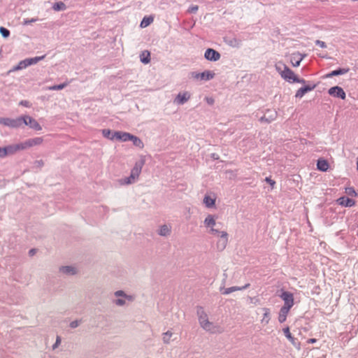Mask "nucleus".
<instances>
[{"label":"nucleus","mask_w":358,"mask_h":358,"mask_svg":"<svg viewBox=\"0 0 358 358\" xmlns=\"http://www.w3.org/2000/svg\"><path fill=\"white\" fill-rule=\"evenodd\" d=\"M140 61L143 64H149L150 62V52L148 50L142 52L140 55Z\"/></svg>","instance_id":"30"},{"label":"nucleus","mask_w":358,"mask_h":358,"mask_svg":"<svg viewBox=\"0 0 358 358\" xmlns=\"http://www.w3.org/2000/svg\"><path fill=\"white\" fill-rule=\"evenodd\" d=\"M129 141H131V143H133L134 146H135L139 149L143 148V143L142 140L140 139V138H138L136 136L131 138V139L129 140Z\"/></svg>","instance_id":"28"},{"label":"nucleus","mask_w":358,"mask_h":358,"mask_svg":"<svg viewBox=\"0 0 358 358\" xmlns=\"http://www.w3.org/2000/svg\"><path fill=\"white\" fill-rule=\"evenodd\" d=\"M43 143V138L38 136L35 138H28L22 142L17 143L23 150L30 149L35 146H39Z\"/></svg>","instance_id":"7"},{"label":"nucleus","mask_w":358,"mask_h":358,"mask_svg":"<svg viewBox=\"0 0 358 358\" xmlns=\"http://www.w3.org/2000/svg\"><path fill=\"white\" fill-rule=\"evenodd\" d=\"M20 120L21 126H28L30 129L37 131L42 130V127L38 123L37 120L32 118L30 115H22Z\"/></svg>","instance_id":"6"},{"label":"nucleus","mask_w":358,"mask_h":358,"mask_svg":"<svg viewBox=\"0 0 358 358\" xmlns=\"http://www.w3.org/2000/svg\"><path fill=\"white\" fill-rule=\"evenodd\" d=\"M52 8L55 11L64 10H66V6L62 1H58L53 4Z\"/></svg>","instance_id":"32"},{"label":"nucleus","mask_w":358,"mask_h":358,"mask_svg":"<svg viewBox=\"0 0 358 358\" xmlns=\"http://www.w3.org/2000/svg\"><path fill=\"white\" fill-rule=\"evenodd\" d=\"M276 118V111L272 109L266 110L265 115L260 118L261 122L270 123L275 121Z\"/></svg>","instance_id":"18"},{"label":"nucleus","mask_w":358,"mask_h":358,"mask_svg":"<svg viewBox=\"0 0 358 358\" xmlns=\"http://www.w3.org/2000/svg\"><path fill=\"white\" fill-rule=\"evenodd\" d=\"M357 170H358V160L357 162Z\"/></svg>","instance_id":"55"},{"label":"nucleus","mask_w":358,"mask_h":358,"mask_svg":"<svg viewBox=\"0 0 358 358\" xmlns=\"http://www.w3.org/2000/svg\"><path fill=\"white\" fill-rule=\"evenodd\" d=\"M217 220V215L214 214H206L203 219V227L209 234L220 237L217 243V248L219 250L222 251L227 245L228 234L227 231H220L216 228L217 225L216 222Z\"/></svg>","instance_id":"1"},{"label":"nucleus","mask_w":358,"mask_h":358,"mask_svg":"<svg viewBox=\"0 0 358 358\" xmlns=\"http://www.w3.org/2000/svg\"><path fill=\"white\" fill-rule=\"evenodd\" d=\"M291 308H292L282 307L281 309H280L279 313H278V321H279L280 323L282 324L286 321L287 316Z\"/></svg>","instance_id":"21"},{"label":"nucleus","mask_w":358,"mask_h":358,"mask_svg":"<svg viewBox=\"0 0 358 358\" xmlns=\"http://www.w3.org/2000/svg\"><path fill=\"white\" fill-rule=\"evenodd\" d=\"M152 21H154V17L152 16H146L143 17V20L141 21V24H140V27L142 28H145L148 27L150 24L152 23Z\"/></svg>","instance_id":"29"},{"label":"nucleus","mask_w":358,"mask_h":358,"mask_svg":"<svg viewBox=\"0 0 358 358\" xmlns=\"http://www.w3.org/2000/svg\"><path fill=\"white\" fill-rule=\"evenodd\" d=\"M284 335H285L286 338L289 340V341L291 342L293 345H294V339L293 338V336H292L291 333L289 332V327H287L283 329Z\"/></svg>","instance_id":"34"},{"label":"nucleus","mask_w":358,"mask_h":358,"mask_svg":"<svg viewBox=\"0 0 358 358\" xmlns=\"http://www.w3.org/2000/svg\"><path fill=\"white\" fill-rule=\"evenodd\" d=\"M1 150H0V153L4 155L5 157L8 156H13L16 153L24 150L17 143L8 145L3 148H1Z\"/></svg>","instance_id":"8"},{"label":"nucleus","mask_w":358,"mask_h":358,"mask_svg":"<svg viewBox=\"0 0 358 358\" xmlns=\"http://www.w3.org/2000/svg\"><path fill=\"white\" fill-rule=\"evenodd\" d=\"M349 71L348 68H344V69H339L336 70V75H343L346 73H348Z\"/></svg>","instance_id":"45"},{"label":"nucleus","mask_w":358,"mask_h":358,"mask_svg":"<svg viewBox=\"0 0 358 358\" xmlns=\"http://www.w3.org/2000/svg\"><path fill=\"white\" fill-rule=\"evenodd\" d=\"M329 169V164L327 161L320 158L317 160V169L320 171L325 172Z\"/></svg>","instance_id":"26"},{"label":"nucleus","mask_w":358,"mask_h":358,"mask_svg":"<svg viewBox=\"0 0 358 358\" xmlns=\"http://www.w3.org/2000/svg\"><path fill=\"white\" fill-rule=\"evenodd\" d=\"M315 85L310 86V85H306L305 87H303L300 88L299 90L296 92L295 97L298 99H301L304 96L306 93L312 91L314 90Z\"/></svg>","instance_id":"22"},{"label":"nucleus","mask_w":358,"mask_h":358,"mask_svg":"<svg viewBox=\"0 0 358 358\" xmlns=\"http://www.w3.org/2000/svg\"><path fill=\"white\" fill-rule=\"evenodd\" d=\"M344 192H345L346 195L350 197H356L357 196V193L353 187L345 188V191H344Z\"/></svg>","instance_id":"36"},{"label":"nucleus","mask_w":358,"mask_h":358,"mask_svg":"<svg viewBox=\"0 0 358 358\" xmlns=\"http://www.w3.org/2000/svg\"><path fill=\"white\" fill-rule=\"evenodd\" d=\"M250 302L255 305H257L259 303V299L257 298H250Z\"/></svg>","instance_id":"51"},{"label":"nucleus","mask_w":358,"mask_h":358,"mask_svg":"<svg viewBox=\"0 0 358 358\" xmlns=\"http://www.w3.org/2000/svg\"><path fill=\"white\" fill-rule=\"evenodd\" d=\"M31 66L30 64L27 63L24 60H21L20 62H19L18 65L13 67L12 70L10 71V72H15V71H21L23 69H25V68H27V66Z\"/></svg>","instance_id":"27"},{"label":"nucleus","mask_w":358,"mask_h":358,"mask_svg":"<svg viewBox=\"0 0 358 358\" xmlns=\"http://www.w3.org/2000/svg\"><path fill=\"white\" fill-rule=\"evenodd\" d=\"M337 202H338L339 205L345 206V207H352L355 206V201L352 198L341 196L337 199Z\"/></svg>","instance_id":"19"},{"label":"nucleus","mask_w":358,"mask_h":358,"mask_svg":"<svg viewBox=\"0 0 358 358\" xmlns=\"http://www.w3.org/2000/svg\"><path fill=\"white\" fill-rule=\"evenodd\" d=\"M316 44H317L319 45V47H320V48H325V43H324L322 41H316Z\"/></svg>","instance_id":"52"},{"label":"nucleus","mask_w":358,"mask_h":358,"mask_svg":"<svg viewBox=\"0 0 358 358\" xmlns=\"http://www.w3.org/2000/svg\"><path fill=\"white\" fill-rule=\"evenodd\" d=\"M216 201V195L214 193H206L202 199V203L208 209H215Z\"/></svg>","instance_id":"11"},{"label":"nucleus","mask_w":358,"mask_h":358,"mask_svg":"<svg viewBox=\"0 0 358 358\" xmlns=\"http://www.w3.org/2000/svg\"><path fill=\"white\" fill-rule=\"evenodd\" d=\"M44 58H45V55H42V56L36 57H34V58L25 59H24V61L30 64V65L31 66L33 64H36L38 62L42 61L43 59H44Z\"/></svg>","instance_id":"31"},{"label":"nucleus","mask_w":358,"mask_h":358,"mask_svg":"<svg viewBox=\"0 0 358 358\" xmlns=\"http://www.w3.org/2000/svg\"><path fill=\"white\" fill-rule=\"evenodd\" d=\"M0 33L1 35H2V36L4 38H7L8 36H10V31L3 27H0Z\"/></svg>","instance_id":"40"},{"label":"nucleus","mask_w":358,"mask_h":358,"mask_svg":"<svg viewBox=\"0 0 358 358\" xmlns=\"http://www.w3.org/2000/svg\"><path fill=\"white\" fill-rule=\"evenodd\" d=\"M19 104H20V106H22L24 107H30V104L29 103V101H25V100L21 101L20 103H19Z\"/></svg>","instance_id":"49"},{"label":"nucleus","mask_w":358,"mask_h":358,"mask_svg":"<svg viewBox=\"0 0 358 358\" xmlns=\"http://www.w3.org/2000/svg\"><path fill=\"white\" fill-rule=\"evenodd\" d=\"M37 21H38L37 18L24 19L23 22H22V24H23L24 26H26V25H29L32 23H35Z\"/></svg>","instance_id":"39"},{"label":"nucleus","mask_w":358,"mask_h":358,"mask_svg":"<svg viewBox=\"0 0 358 358\" xmlns=\"http://www.w3.org/2000/svg\"><path fill=\"white\" fill-rule=\"evenodd\" d=\"M229 45L232 48H238L241 45V41L236 38H233L229 40Z\"/></svg>","instance_id":"33"},{"label":"nucleus","mask_w":358,"mask_h":358,"mask_svg":"<svg viewBox=\"0 0 358 358\" xmlns=\"http://www.w3.org/2000/svg\"><path fill=\"white\" fill-rule=\"evenodd\" d=\"M157 234L158 236L161 237H166L170 236L171 234V227L169 224H163L159 227L158 230H157Z\"/></svg>","instance_id":"20"},{"label":"nucleus","mask_w":358,"mask_h":358,"mask_svg":"<svg viewBox=\"0 0 358 358\" xmlns=\"http://www.w3.org/2000/svg\"><path fill=\"white\" fill-rule=\"evenodd\" d=\"M280 298L283 300L284 305L282 307L292 308L294 306V296L291 292L283 291L280 294Z\"/></svg>","instance_id":"13"},{"label":"nucleus","mask_w":358,"mask_h":358,"mask_svg":"<svg viewBox=\"0 0 358 358\" xmlns=\"http://www.w3.org/2000/svg\"><path fill=\"white\" fill-rule=\"evenodd\" d=\"M352 1H357V0H352Z\"/></svg>","instance_id":"56"},{"label":"nucleus","mask_w":358,"mask_h":358,"mask_svg":"<svg viewBox=\"0 0 358 358\" xmlns=\"http://www.w3.org/2000/svg\"><path fill=\"white\" fill-rule=\"evenodd\" d=\"M336 92V87H331V88H330L329 90V93L331 96H335Z\"/></svg>","instance_id":"50"},{"label":"nucleus","mask_w":358,"mask_h":358,"mask_svg":"<svg viewBox=\"0 0 358 358\" xmlns=\"http://www.w3.org/2000/svg\"><path fill=\"white\" fill-rule=\"evenodd\" d=\"M197 317H199V326L203 331L210 334H218L220 332L219 326L209 320L208 315L201 307L197 308Z\"/></svg>","instance_id":"4"},{"label":"nucleus","mask_w":358,"mask_h":358,"mask_svg":"<svg viewBox=\"0 0 358 358\" xmlns=\"http://www.w3.org/2000/svg\"><path fill=\"white\" fill-rule=\"evenodd\" d=\"M204 100H206V103H208L209 106H213L214 103V99L212 97L206 96Z\"/></svg>","instance_id":"47"},{"label":"nucleus","mask_w":358,"mask_h":358,"mask_svg":"<svg viewBox=\"0 0 358 358\" xmlns=\"http://www.w3.org/2000/svg\"><path fill=\"white\" fill-rule=\"evenodd\" d=\"M265 181L266 182H267L268 185H270L271 186V188H272V189H273V187H275V180L271 179V178H265Z\"/></svg>","instance_id":"44"},{"label":"nucleus","mask_w":358,"mask_h":358,"mask_svg":"<svg viewBox=\"0 0 358 358\" xmlns=\"http://www.w3.org/2000/svg\"><path fill=\"white\" fill-rule=\"evenodd\" d=\"M61 345V338L59 336H56V340L55 344L52 345V350H55Z\"/></svg>","instance_id":"41"},{"label":"nucleus","mask_w":358,"mask_h":358,"mask_svg":"<svg viewBox=\"0 0 358 358\" xmlns=\"http://www.w3.org/2000/svg\"><path fill=\"white\" fill-rule=\"evenodd\" d=\"M162 342L164 345H170V343L174 342L176 340V336L174 331L172 329L167 330L166 331L162 333Z\"/></svg>","instance_id":"17"},{"label":"nucleus","mask_w":358,"mask_h":358,"mask_svg":"<svg viewBox=\"0 0 358 358\" xmlns=\"http://www.w3.org/2000/svg\"><path fill=\"white\" fill-rule=\"evenodd\" d=\"M0 124L13 129H17L21 127V120L20 117L16 119L1 117Z\"/></svg>","instance_id":"10"},{"label":"nucleus","mask_w":358,"mask_h":358,"mask_svg":"<svg viewBox=\"0 0 358 358\" xmlns=\"http://www.w3.org/2000/svg\"><path fill=\"white\" fill-rule=\"evenodd\" d=\"M0 150H1V149H0ZM0 158H1V159H4V158H5V157L3 156V155H2V154H1V153H0Z\"/></svg>","instance_id":"54"},{"label":"nucleus","mask_w":358,"mask_h":358,"mask_svg":"<svg viewBox=\"0 0 358 358\" xmlns=\"http://www.w3.org/2000/svg\"><path fill=\"white\" fill-rule=\"evenodd\" d=\"M262 311H263V318L261 320V324L266 326L271 320V310L268 308H262Z\"/></svg>","instance_id":"24"},{"label":"nucleus","mask_w":358,"mask_h":358,"mask_svg":"<svg viewBox=\"0 0 358 358\" xmlns=\"http://www.w3.org/2000/svg\"><path fill=\"white\" fill-rule=\"evenodd\" d=\"M191 94L189 92H180L175 96L174 103L182 106L190 99Z\"/></svg>","instance_id":"15"},{"label":"nucleus","mask_w":358,"mask_h":358,"mask_svg":"<svg viewBox=\"0 0 358 358\" xmlns=\"http://www.w3.org/2000/svg\"><path fill=\"white\" fill-rule=\"evenodd\" d=\"M303 56L299 53L296 52L292 54V57H291V64L294 67H298L300 66L301 62L303 60Z\"/></svg>","instance_id":"25"},{"label":"nucleus","mask_w":358,"mask_h":358,"mask_svg":"<svg viewBox=\"0 0 358 358\" xmlns=\"http://www.w3.org/2000/svg\"><path fill=\"white\" fill-rule=\"evenodd\" d=\"M198 10V6L196 5H193L188 8V13H196Z\"/></svg>","instance_id":"46"},{"label":"nucleus","mask_w":358,"mask_h":358,"mask_svg":"<svg viewBox=\"0 0 358 358\" xmlns=\"http://www.w3.org/2000/svg\"><path fill=\"white\" fill-rule=\"evenodd\" d=\"M132 301H134L132 295L128 294L122 290H117L114 292L113 303L115 307H124Z\"/></svg>","instance_id":"5"},{"label":"nucleus","mask_w":358,"mask_h":358,"mask_svg":"<svg viewBox=\"0 0 358 358\" xmlns=\"http://www.w3.org/2000/svg\"><path fill=\"white\" fill-rule=\"evenodd\" d=\"M336 96L341 97L342 99H345V92L343 90L338 86L336 87Z\"/></svg>","instance_id":"38"},{"label":"nucleus","mask_w":358,"mask_h":358,"mask_svg":"<svg viewBox=\"0 0 358 358\" xmlns=\"http://www.w3.org/2000/svg\"><path fill=\"white\" fill-rule=\"evenodd\" d=\"M60 275L64 276H75L78 273V268L75 265H63L58 268Z\"/></svg>","instance_id":"9"},{"label":"nucleus","mask_w":358,"mask_h":358,"mask_svg":"<svg viewBox=\"0 0 358 358\" xmlns=\"http://www.w3.org/2000/svg\"><path fill=\"white\" fill-rule=\"evenodd\" d=\"M80 320H74L71 321V323H69V327L72 329H75L80 325Z\"/></svg>","instance_id":"42"},{"label":"nucleus","mask_w":358,"mask_h":358,"mask_svg":"<svg viewBox=\"0 0 358 358\" xmlns=\"http://www.w3.org/2000/svg\"><path fill=\"white\" fill-rule=\"evenodd\" d=\"M335 75H336V71L334 70L333 71H331V73H329V74H325L324 76H323V78H329L332 76H335Z\"/></svg>","instance_id":"48"},{"label":"nucleus","mask_w":358,"mask_h":358,"mask_svg":"<svg viewBox=\"0 0 358 358\" xmlns=\"http://www.w3.org/2000/svg\"><path fill=\"white\" fill-rule=\"evenodd\" d=\"M144 164L145 157H141V159L136 162L135 165L131 168L130 176L117 180V185L120 186H128L137 182Z\"/></svg>","instance_id":"3"},{"label":"nucleus","mask_w":358,"mask_h":358,"mask_svg":"<svg viewBox=\"0 0 358 358\" xmlns=\"http://www.w3.org/2000/svg\"><path fill=\"white\" fill-rule=\"evenodd\" d=\"M44 166V162L41 159L34 162V167L41 169Z\"/></svg>","instance_id":"43"},{"label":"nucleus","mask_w":358,"mask_h":358,"mask_svg":"<svg viewBox=\"0 0 358 358\" xmlns=\"http://www.w3.org/2000/svg\"><path fill=\"white\" fill-rule=\"evenodd\" d=\"M192 76V78L196 80L208 81L214 78L215 73L210 71H206L203 73L193 72Z\"/></svg>","instance_id":"12"},{"label":"nucleus","mask_w":358,"mask_h":358,"mask_svg":"<svg viewBox=\"0 0 358 358\" xmlns=\"http://www.w3.org/2000/svg\"><path fill=\"white\" fill-rule=\"evenodd\" d=\"M134 136L125 131H114L112 141L117 140L120 142H128Z\"/></svg>","instance_id":"14"},{"label":"nucleus","mask_w":358,"mask_h":358,"mask_svg":"<svg viewBox=\"0 0 358 358\" xmlns=\"http://www.w3.org/2000/svg\"><path fill=\"white\" fill-rule=\"evenodd\" d=\"M113 132L110 131V129H103L101 130V134H103V137L111 140L113 137Z\"/></svg>","instance_id":"37"},{"label":"nucleus","mask_w":358,"mask_h":358,"mask_svg":"<svg viewBox=\"0 0 358 358\" xmlns=\"http://www.w3.org/2000/svg\"><path fill=\"white\" fill-rule=\"evenodd\" d=\"M315 343H316L315 338H310V339L307 340V343L313 344Z\"/></svg>","instance_id":"53"},{"label":"nucleus","mask_w":358,"mask_h":358,"mask_svg":"<svg viewBox=\"0 0 358 358\" xmlns=\"http://www.w3.org/2000/svg\"><path fill=\"white\" fill-rule=\"evenodd\" d=\"M249 287H250V284H245V285H244L243 287L235 286V287H231L229 288H224V290H222V293L224 295H229V294H231V292H234L236 291H243Z\"/></svg>","instance_id":"23"},{"label":"nucleus","mask_w":358,"mask_h":358,"mask_svg":"<svg viewBox=\"0 0 358 358\" xmlns=\"http://www.w3.org/2000/svg\"><path fill=\"white\" fill-rule=\"evenodd\" d=\"M204 58L208 61L217 62L220 59V54L214 49L208 48L204 52Z\"/></svg>","instance_id":"16"},{"label":"nucleus","mask_w":358,"mask_h":358,"mask_svg":"<svg viewBox=\"0 0 358 358\" xmlns=\"http://www.w3.org/2000/svg\"><path fill=\"white\" fill-rule=\"evenodd\" d=\"M66 86H67V83H63L62 84L48 87V90H50V91L62 90Z\"/></svg>","instance_id":"35"},{"label":"nucleus","mask_w":358,"mask_h":358,"mask_svg":"<svg viewBox=\"0 0 358 358\" xmlns=\"http://www.w3.org/2000/svg\"><path fill=\"white\" fill-rule=\"evenodd\" d=\"M275 71L279 73L281 78L289 83H301L304 84L305 80L300 79L287 65L282 62L275 63Z\"/></svg>","instance_id":"2"},{"label":"nucleus","mask_w":358,"mask_h":358,"mask_svg":"<svg viewBox=\"0 0 358 358\" xmlns=\"http://www.w3.org/2000/svg\"><path fill=\"white\" fill-rule=\"evenodd\" d=\"M357 237H358V232H357Z\"/></svg>","instance_id":"57"}]
</instances>
